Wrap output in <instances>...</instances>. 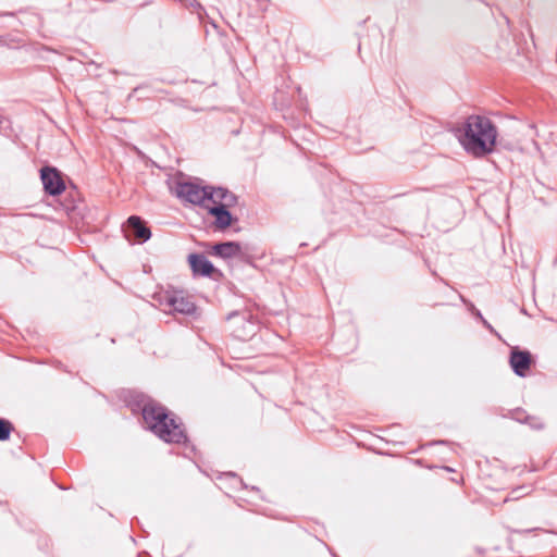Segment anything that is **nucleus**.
Wrapping results in <instances>:
<instances>
[{"instance_id":"ddd939ff","label":"nucleus","mask_w":557,"mask_h":557,"mask_svg":"<svg viewBox=\"0 0 557 557\" xmlns=\"http://www.w3.org/2000/svg\"><path fill=\"white\" fill-rule=\"evenodd\" d=\"M185 5H194V0H180Z\"/></svg>"},{"instance_id":"20e7f679","label":"nucleus","mask_w":557,"mask_h":557,"mask_svg":"<svg viewBox=\"0 0 557 557\" xmlns=\"http://www.w3.org/2000/svg\"><path fill=\"white\" fill-rule=\"evenodd\" d=\"M235 202V196L226 190V196L223 197L220 201H211L206 207L208 212L215 218V225L219 228H226L232 223V215L226 209L228 206H232Z\"/></svg>"},{"instance_id":"39448f33","label":"nucleus","mask_w":557,"mask_h":557,"mask_svg":"<svg viewBox=\"0 0 557 557\" xmlns=\"http://www.w3.org/2000/svg\"><path fill=\"white\" fill-rule=\"evenodd\" d=\"M161 304L182 314H193L196 311L195 304L183 292H166Z\"/></svg>"},{"instance_id":"f257e3e1","label":"nucleus","mask_w":557,"mask_h":557,"mask_svg":"<svg viewBox=\"0 0 557 557\" xmlns=\"http://www.w3.org/2000/svg\"><path fill=\"white\" fill-rule=\"evenodd\" d=\"M462 148L473 157L481 158L494 150L497 129L492 121L481 115H470L456 131Z\"/></svg>"},{"instance_id":"1a4fd4ad","label":"nucleus","mask_w":557,"mask_h":557,"mask_svg":"<svg viewBox=\"0 0 557 557\" xmlns=\"http://www.w3.org/2000/svg\"><path fill=\"white\" fill-rule=\"evenodd\" d=\"M213 253L223 259L239 257L242 255V247L235 242L221 243L213 246Z\"/></svg>"},{"instance_id":"6e6552de","label":"nucleus","mask_w":557,"mask_h":557,"mask_svg":"<svg viewBox=\"0 0 557 557\" xmlns=\"http://www.w3.org/2000/svg\"><path fill=\"white\" fill-rule=\"evenodd\" d=\"M188 261L194 274L211 276V274L214 272L213 264L203 255L191 253L188 256Z\"/></svg>"},{"instance_id":"9b49d317","label":"nucleus","mask_w":557,"mask_h":557,"mask_svg":"<svg viewBox=\"0 0 557 557\" xmlns=\"http://www.w3.org/2000/svg\"><path fill=\"white\" fill-rule=\"evenodd\" d=\"M11 431L12 424L8 420L0 419V441H7Z\"/></svg>"},{"instance_id":"423d86ee","label":"nucleus","mask_w":557,"mask_h":557,"mask_svg":"<svg viewBox=\"0 0 557 557\" xmlns=\"http://www.w3.org/2000/svg\"><path fill=\"white\" fill-rule=\"evenodd\" d=\"M40 177L45 190L52 196L60 195L64 191L65 185L60 173L54 168H42Z\"/></svg>"},{"instance_id":"0eeeda50","label":"nucleus","mask_w":557,"mask_h":557,"mask_svg":"<svg viewBox=\"0 0 557 557\" xmlns=\"http://www.w3.org/2000/svg\"><path fill=\"white\" fill-rule=\"evenodd\" d=\"M513 372L521 377L527 376L531 366V354L527 350L512 349L509 358Z\"/></svg>"},{"instance_id":"9d476101","label":"nucleus","mask_w":557,"mask_h":557,"mask_svg":"<svg viewBox=\"0 0 557 557\" xmlns=\"http://www.w3.org/2000/svg\"><path fill=\"white\" fill-rule=\"evenodd\" d=\"M127 223H128L129 227H132L134 230V234L138 239L146 242L151 237L150 230L143 223V221L139 216H137V215L129 216L127 220Z\"/></svg>"},{"instance_id":"f8f14e48","label":"nucleus","mask_w":557,"mask_h":557,"mask_svg":"<svg viewBox=\"0 0 557 557\" xmlns=\"http://www.w3.org/2000/svg\"><path fill=\"white\" fill-rule=\"evenodd\" d=\"M478 317L482 320L483 324L485 325V327H487L490 331H493V327L492 325L483 319L482 314L480 312H478Z\"/></svg>"},{"instance_id":"7ed1b4c3","label":"nucleus","mask_w":557,"mask_h":557,"mask_svg":"<svg viewBox=\"0 0 557 557\" xmlns=\"http://www.w3.org/2000/svg\"><path fill=\"white\" fill-rule=\"evenodd\" d=\"M175 195L185 202L206 209L209 202L223 199L226 196V189L202 187L196 183L181 182L175 186Z\"/></svg>"},{"instance_id":"f03ea898","label":"nucleus","mask_w":557,"mask_h":557,"mask_svg":"<svg viewBox=\"0 0 557 557\" xmlns=\"http://www.w3.org/2000/svg\"><path fill=\"white\" fill-rule=\"evenodd\" d=\"M143 418L147 426L162 441L177 444L185 442L182 424L169 417L164 408L147 404L143 408Z\"/></svg>"}]
</instances>
